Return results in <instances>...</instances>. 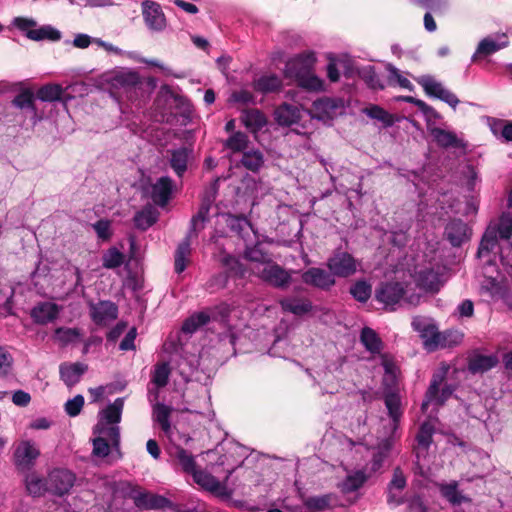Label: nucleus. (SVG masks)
<instances>
[{
    "instance_id": "1",
    "label": "nucleus",
    "mask_w": 512,
    "mask_h": 512,
    "mask_svg": "<svg viewBox=\"0 0 512 512\" xmlns=\"http://www.w3.org/2000/svg\"><path fill=\"white\" fill-rule=\"evenodd\" d=\"M313 53L300 54L286 64L285 73L294 78L298 85L308 91L324 90V81L312 73L315 63Z\"/></svg>"
},
{
    "instance_id": "2",
    "label": "nucleus",
    "mask_w": 512,
    "mask_h": 512,
    "mask_svg": "<svg viewBox=\"0 0 512 512\" xmlns=\"http://www.w3.org/2000/svg\"><path fill=\"white\" fill-rule=\"evenodd\" d=\"M211 200H203L198 212L190 220L189 230L175 251V272L180 274L186 269V260L191 253V240L198 236L209 221Z\"/></svg>"
},
{
    "instance_id": "3",
    "label": "nucleus",
    "mask_w": 512,
    "mask_h": 512,
    "mask_svg": "<svg viewBox=\"0 0 512 512\" xmlns=\"http://www.w3.org/2000/svg\"><path fill=\"white\" fill-rule=\"evenodd\" d=\"M93 439V455L98 458H109L112 463L122 458L120 448V428L119 426L104 427L103 424H96Z\"/></svg>"
},
{
    "instance_id": "4",
    "label": "nucleus",
    "mask_w": 512,
    "mask_h": 512,
    "mask_svg": "<svg viewBox=\"0 0 512 512\" xmlns=\"http://www.w3.org/2000/svg\"><path fill=\"white\" fill-rule=\"evenodd\" d=\"M500 239L508 241L512 248V217L506 213L489 223L481 239L478 256L482 257L497 248Z\"/></svg>"
},
{
    "instance_id": "5",
    "label": "nucleus",
    "mask_w": 512,
    "mask_h": 512,
    "mask_svg": "<svg viewBox=\"0 0 512 512\" xmlns=\"http://www.w3.org/2000/svg\"><path fill=\"white\" fill-rule=\"evenodd\" d=\"M446 370H440L433 374L430 385L426 391L425 399L421 405L426 411L429 405L442 406L453 394L455 387L451 384H444Z\"/></svg>"
},
{
    "instance_id": "6",
    "label": "nucleus",
    "mask_w": 512,
    "mask_h": 512,
    "mask_svg": "<svg viewBox=\"0 0 512 512\" xmlns=\"http://www.w3.org/2000/svg\"><path fill=\"white\" fill-rule=\"evenodd\" d=\"M12 24L17 29L24 32L27 38L33 41H58L61 39V32L58 29L51 25H43L39 28H35L37 22L32 18L15 17Z\"/></svg>"
},
{
    "instance_id": "7",
    "label": "nucleus",
    "mask_w": 512,
    "mask_h": 512,
    "mask_svg": "<svg viewBox=\"0 0 512 512\" xmlns=\"http://www.w3.org/2000/svg\"><path fill=\"white\" fill-rule=\"evenodd\" d=\"M417 83L424 89L425 93L456 108L459 103L457 96L431 75H422L416 78Z\"/></svg>"
},
{
    "instance_id": "8",
    "label": "nucleus",
    "mask_w": 512,
    "mask_h": 512,
    "mask_svg": "<svg viewBox=\"0 0 512 512\" xmlns=\"http://www.w3.org/2000/svg\"><path fill=\"white\" fill-rule=\"evenodd\" d=\"M40 456V450L36 444L30 440L19 442L13 453L14 465L20 472H28L35 465Z\"/></svg>"
},
{
    "instance_id": "9",
    "label": "nucleus",
    "mask_w": 512,
    "mask_h": 512,
    "mask_svg": "<svg viewBox=\"0 0 512 512\" xmlns=\"http://www.w3.org/2000/svg\"><path fill=\"white\" fill-rule=\"evenodd\" d=\"M359 265V261L347 252H337L327 262V266L333 276L342 278L355 274Z\"/></svg>"
},
{
    "instance_id": "10",
    "label": "nucleus",
    "mask_w": 512,
    "mask_h": 512,
    "mask_svg": "<svg viewBox=\"0 0 512 512\" xmlns=\"http://www.w3.org/2000/svg\"><path fill=\"white\" fill-rule=\"evenodd\" d=\"M142 16L146 27L152 32H162L167 20L159 3L145 0L141 3Z\"/></svg>"
},
{
    "instance_id": "11",
    "label": "nucleus",
    "mask_w": 512,
    "mask_h": 512,
    "mask_svg": "<svg viewBox=\"0 0 512 512\" xmlns=\"http://www.w3.org/2000/svg\"><path fill=\"white\" fill-rule=\"evenodd\" d=\"M406 289L402 282L387 281L379 285L375 291V298L380 303L389 307L398 304L405 295Z\"/></svg>"
},
{
    "instance_id": "12",
    "label": "nucleus",
    "mask_w": 512,
    "mask_h": 512,
    "mask_svg": "<svg viewBox=\"0 0 512 512\" xmlns=\"http://www.w3.org/2000/svg\"><path fill=\"white\" fill-rule=\"evenodd\" d=\"M412 328L420 334L428 350H434L440 343V333L437 327L427 318L416 316L412 320Z\"/></svg>"
},
{
    "instance_id": "13",
    "label": "nucleus",
    "mask_w": 512,
    "mask_h": 512,
    "mask_svg": "<svg viewBox=\"0 0 512 512\" xmlns=\"http://www.w3.org/2000/svg\"><path fill=\"white\" fill-rule=\"evenodd\" d=\"M47 480L49 492L54 495L62 496L72 488L75 476L67 469L58 468L48 474Z\"/></svg>"
},
{
    "instance_id": "14",
    "label": "nucleus",
    "mask_w": 512,
    "mask_h": 512,
    "mask_svg": "<svg viewBox=\"0 0 512 512\" xmlns=\"http://www.w3.org/2000/svg\"><path fill=\"white\" fill-rule=\"evenodd\" d=\"M90 317L99 326H105L118 316V307L111 301H99L90 303Z\"/></svg>"
},
{
    "instance_id": "15",
    "label": "nucleus",
    "mask_w": 512,
    "mask_h": 512,
    "mask_svg": "<svg viewBox=\"0 0 512 512\" xmlns=\"http://www.w3.org/2000/svg\"><path fill=\"white\" fill-rule=\"evenodd\" d=\"M167 156L171 169L181 178L187 171L190 161L193 159V149L181 146L167 150Z\"/></svg>"
},
{
    "instance_id": "16",
    "label": "nucleus",
    "mask_w": 512,
    "mask_h": 512,
    "mask_svg": "<svg viewBox=\"0 0 512 512\" xmlns=\"http://www.w3.org/2000/svg\"><path fill=\"white\" fill-rule=\"evenodd\" d=\"M129 497L138 508L161 509L170 505V501L161 495L144 492L138 488L131 489Z\"/></svg>"
},
{
    "instance_id": "17",
    "label": "nucleus",
    "mask_w": 512,
    "mask_h": 512,
    "mask_svg": "<svg viewBox=\"0 0 512 512\" xmlns=\"http://www.w3.org/2000/svg\"><path fill=\"white\" fill-rule=\"evenodd\" d=\"M302 280L305 284L321 290H329L335 284V278L330 270L317 267L307 269L302 274Z\"/></svg>"
},
{
    "instance_id": "18",
    "label": "nucleus",
    "mask_w": 512,
    "mask_h": 512,
    "mask_svg": "<svg viewBox=\"0 0 512 512\" xmlns=\"http://www.w3.org/2000/svg\"><path fill=\"white\" fill-rule=\"evenodd\" d=\"M104 82L115 89H127L136 86L140 82L137 72L131 70H115L104 74Z\"/></svg>"
},
{
    "instance_id": "19",
    "label": "nucleus",
    "mask_w": 512,
    "mask_h": 512,
    "mask_svg": "<svg viewBox=\"0 0 512 512\" xmlns=\"http://www.w3.org/2000/svg\"><path fill=\"white\" fill-rule=\"evenodd\" d=\"M260 278L276 288H285L291 281V275L278 264H267L259 272Z\"/></svg>"
},
{
    "instance_id": "20",
    "label": "nucleus",
    "mask_w": 512,
    "mask_h": 512,
    "mask_svg": "<svg viewBox=\"0 0 512 512\" xmlns=\"http://www.w3.org/2000/svg\"><path fill=\"white\" fill-rule=\"evenodd\" d=\"M174 188V182L169 176L160 177L151 186V199L160 206L164 207L170 200Z\"/></svg>"
},
{
    "instance_id": "21",
    "label": "nucleus",
    "mask_w": 512,
    "mask_h": 512,
    "mask_svg": "<svg viewBox=\"0 0 512 512\" xmlns=\"http://www.w3.org/2000/svg\"><path fill=\"white\" fill-rule=\"evenodd\" d=\"M436 144L445 149H466V142L457 136L453 131L445 130L443 128L434 127L430 130Z\"/></svg>"
},
{
    "instance_id": "22",
    "label": "nucleus",
    "mask_w": 512,
    "mask_h": 512,
    "mask_svg": "<svg viewBox=\"0 0 512 512\" xmlns=\"http://www.w3.org/2000/svg\"><path fill=\"white\" fill-rule=\"evenodd\" d=\"M445 236L452 246L459 247L470 237V229L461 219L451 220L445 227Z\"/></svg>"
},
{
    "instance_id": "23",
    "label": "nucleus",
    "mask_w": 512,
    "mask_h": 512,
    "mask_svg": "<svg viewBox=\"0 0 512 512\" xmlns=\"http://www.w3.org/2000/svg\"><path fill=\"white\" fill-rule=\"evenodd\" d=\"M406 487V477L402 470L397 467L394 469L393 477L388 485L387 501L390 505L398 506L403 503L402 491Z\"/></svg>"
},
{
    "instance_id": "24",
    "label": "nucleus",
    "mask_w": 512,
    "mask_h": 512,
    "mask_svg": "<svg viewBox=\"0 0 512 512\" xmlns=\"http://www.w3.org/2000/svg\"><path fill=\"white\" fill-rule=\"evenodd\" d=\"M88 366L84 363H62L59 367L61 380L68 386L73 387L87 371Z\"/></svg>"
},
{
    "instance_id": "25",
    "label": "nucleus",
    "mask_w": 512,
    "mask_h": 512,
    "mask_svg": "<svg viewBox=\"0 0 512 512\" xmlns=\"http://www.w3.org/2000/svg\"><path fill=\"white\" fill-rule=\"evenodd\" d=\"M124 407V398H117L101 411L97 424H103L104 427L118 426L121 421L122 411Z\"/></svg>"
},
{
    "instance_id": "26",
    "label": "nucleus",
    "mask_w": 512,
    "mask_h": 512,
    "mask_svg": "<svg viewBox=\"0 0 512 512\" xmlns=\"http://www.w3.org/2000/svg\"><path fill=\"white\" fill-rule=\"evenodd\" d=\"M192 476L193 480L203 489L215 495H225L226 487L212 474L203 470H196Z\"/></svg>"
},
{
    "instance_id": "27",
    "label": "nucleus",
    "mask_w": 512,
    "mask_h": 512,
    "mask_svg": "<svg viewBox=\"0 0 512 512\" xmlns=\"http://www.w3.org/2000/svg\"><path fill=\"white\" fill-rule=\"evenodd\" d=\"M58 305L51 302H42L36 305L31 311V317L35 323L47 324L54 321L59 315Z\"/></svg>"
},
{
    "instance_id": "28",
    "label": "nucleus",
    "mask_w": 512,
    "mask_h": 512,
    "mask_svg": "<svg viewBox=\"0 0 512 512\" xmlns=\"http://www.w3.org/2000/svg\"><path fill=\"white\" fill-rule=\"evenodd\" d=\"M434 434V426L428 422L421 424L419 431L416 435V446L414 452L419 460L421 457H425L428 449L432 443V437Z\"/></svg>"
},
{
    "instance_id": "29",
    "label": "nucleus",
    "mask_w": 512,
    "mask_h": 512,
    "mask_svg": "<svg viewBox=\"0 0 512 512\" xmlns=\"http://www.w3.org/2000/svg\"><path fill=\"white\" fill-rule=\"evenodd\" d=\"M508 45V38L505 34L497 37H487L480 41L472 60H475L478 55L488 56Z\"/></svg>"
},
{
    "instance_id": "30",
    "label": "nucleus",
    "mask_w": 512,
    "mask_h": 512,
    "mask_svg": "<svg viewBox=\"0 0 512 512\" xmlns=\"http://www.w3.org/2000/svg\"><path fill=\"white\" fill-rule=\"evenodd\" d=\"M417 285L429 292H437L442 286L441 274L434 269H423L417 273Z\"/></svg>"
},
{
    "instance_id": "31",
    "label": "nucleus",
    "mask_w": 512,
    "mask_h": 512,
    "mask_svg": "<svg viewBox=\"0 0 512 512\" xmlns=\"http://www.w3.org/2000/svg\"><path fill=\"white\" fill-rule=\"evenodd\" d=\"M368 480V475L363 470L349 472L346 477L338 484L342 494H349L359 490Z\"/></svg>"
},
{
    "instance_id": "32",
    "label": "nucleus",
    "mask_w": 512,
    "mask_h": 512,
    "mask_svg": "<svg viewBox=\"0 0 512 512\" xmlns=\"http://www.w3.org/2000/svg\"><path fill=\"white\" fill-rule=\"evenodd\" d=\"M275 119L282 126H290L300 119V110L296 105L283 103L275 110Z\"/></svg>"
},
{
    "instance_id": "33",
    "label": "nucleus",
    "mask_w": 512,
    "mask_h": 512,
    "mask_svg": "<svg viewBox=\"0 0 512 512\" xmlns=\"http://www.w3.org/2000/svg\"><path fill=\"white\" fill-rule=\"evenodd\" d=\"M282 87V80L275 74L262 75L253 81L255 91L262 94L273 93L279 91Z\"/></svg>"
},
{
    "instance_id": "34",
    "label": "nucleus",
    "mask_w": 512,
    "mask_h": 512,
    "mask_svg": "<svg viewBox=\"0 0 512 512\" xmlns=\"http://www.w3.org/2000/svg\"><path fill=\"white\" fill-rule=\"evenodd\" d=\"M498 364V358L495 355L476 354L470 357L468 369L471 373H484L494 368Z\"/></svg>"
},
{
    "instance_id": "35",
    "label": "nucleus",
    "mask_w": 512,
    "mask_h": 512,
    "mask_svg": "<svg viewBox=\"0 0 512 512\" xmlns=\"http://www.w3.org/2000/svg\"><path fill=\"white\" fill-rule=\"evenodd\" d=\"M384 402L392 421L391 435L393 436L398 429V425L402 417L401 400L397 394L390 393L385 396Z\"/></svg>"
},
{
    "instance_id": "36",
    "label": "nucleus",
    "mask_w": 512,
    "mask_h": 512,
    "mask_svg": "<svg viewBox=\"0 0 512 512\" xmlns=\"http://www.w3.org/2000/svg\"><path fill=\"white\" fill-rule=\"evenodd\" d=\"M241 119L245 127L253 133L260 131L267 124L265 115L258 109L244 110Z\"/></svg>"
},
{
    "instance_id": "37",
    "label": "nucleus",
    "mask_w": 512,
    "mask_h": 512,
    "mask_svg": "<svg viewBox=\"0 0 512 512\" xmlns=\"http://www.w3.org/2000/svg\"><path fill=\"white\" fill-rule=\"evenodd\" d=\"M24 483L28 494L33 497H39L45 492H49L48 480L40 477L35 472L28 473L25 476Z\"/></svg>"
},
{
    "instance_id": "38",
    "label": "nucleus",
    "mask_w": 512,
    "mask_h": 512,
    "mask_svg": "<svg viewBox=\"0 0 512 512\" xmlns=\"http://www.w3.org/2000/svg\"><path fill=\"white\" fill-rule=\"evenodd\" d=\"M360 341L366 350L372 354H378L382 350L383 343L372 328L364 327L361 330Z\"/></svg>"
},
{
    "instance_id": "39",
    "label": "nucleus",
    "mask_w": 512,
    "mask_h": 512,
    "mask_svg": "<svg viewBox=\"0 0 512 512\" xmlns=\"http://www.w3.org/2000/svg\"><path fill=\"white\" fill-rule=\"evenodd\" d=\"M282 309L286 312L301 316L311 311L312 305L308 300L286 298L280 301Z\"/></svg>"
},
{
    "instance_id": "40",
    "label": "nucleus",
    "mask_w": 512,
    "mask_h": 512,
    "mask_svg": "<svg viewBox=\"0 0 512 512\" xmlns=\"http://www.w3.org/2000/svg\"><path fill=\"white\" fill-rule=\"evenodd\" d=\"M82 333L78 328L59 327L54 332V340L62 347L77 342Z\"/></svg>"
},
{
    "instance_id": "41",
    "label": "nucleus",
    "mask_w": 512,
    "mask_h": 512,
    "mask_svg": "<svg viewBox=\"0 0 512 512\" xmlns=\"http://www.w3.org/2000/svg\"><path fill=\"white\" fill-rule=\"evenodd\" d=\"M333 499L332 494L312 496L304 501V506L310 512H322L331 507Z\"/></svg>"
},
{
    "instance_id": "42",
    "label": "nucleus",
    "mask_w": 512,
    "mask_h": 512,
    "mask_svg": "<svg viewBox=\"0 0 512 512\" xmlns=\"http://www.w3.org/2000/svg\"><path fill=\"white\" fill-rule=\"evenodd\" d=\"M441 495L453 505H460L463 502H468L470 499L464 496L459 490L457 482L449 484H442L440 486Z\"/></svg>"
},
{
    "instance_id": "43",
    "label": "nucleus",
    "mask_w": 512,
    "mask_h": 512,
    "mask_svg": "<svg viewBox=\"0 0 512 512\" xmlns=\"http://www.w3.org/2000/svg\"><path fill=\"white\" fill-rule=\"evenodd\" d=\"M171 408L163 403H156L153 406V420L167 434L171 429L170 425Z\"/></svg>"
},
{
    "instance_id": "44",
    "label": "nucleus",
    "mask_w": 512,
    "mask_h": 512,
    "mask_svg": "<svg viewBox=\"0 0 512 512\" xmlns=\"http://www.w3.org/2000/svg\"><path fill=\"white\" fill-rule=\"evenodd\" d=\"M249 138L241 132H233L224 142V147L233 153L244 152L248 148Z\"/></svg>"
},
{
    "instance_id": "45",
    "label": "nucleus",
    "mask_w": 512,
    "mask_h": 512,
    "mask_svg": "<svg viewBox=\"0 0 512 512\" xmlns=\"http://www.w3.org/2000/svg\"><path fill=\"white\" fill-rule=\"evenodd\" d=\"M364 113L369 118L381 122L385 128L391 127L395 123L394 116L378 105H371L365 108Z\"/></svg>"
},
{
    "instance_id": "46",
    "label": "nucleus",
    "mask_w": 512,
    "mask_h": 512,
    "mask_svg": "<svg viewBox=\"0 0 512 512\" xmlns=\"http://www.w3.org/2000/svg\"><path fill=\"white\" fill-rule=\"evenodd\" d=\"M133 221L136 228L144 231L157 221V214L152 208H144L135 214Z\"/></svg>"
},
{
    "instance_id": "47",
    "label": "nucleus",
    "mask_w": 512,
    "mask_h": 512,
    "mask_svg": "<svg viewBox=\"0 0 512 512\" xmlns=\"http://www.w3.org/2000/svg\"><path fill=\"white\" fill-rule=\"evenodd\" d=\"M241 164L252 172H257L264 164V157L259 150H251L243 153Z\"/></svg>"
},
{
    "instance_id": "48",
    "label": "nucleus",
    "mask_w": 512,
    "mask_h": 512,
    "mask_svg": "<svg viewBox=\"0 0 512 512\" xmlns=\"http://www.w3.org/2000/svg\"><path fill=\"white\" fill-rule=\"evenodd\" d=\"M210 320V316L206 312H198L187 318L183 325L182 331L187 334L194 333L199 327L207 324Z\"/></svg>"
},
{
    "instance_id": "49",
    "label": "nucleus",
    "mask_w": 512,
    "mask_h": 512,
    "mask_svg": "<svg viewBox=\"0 0 512 512\" xmlns=\"http://www.w3.org/2000/svg\"><path fill=\"white\" fill-rule=\"evenodd\" d=\"M124 254L116 247L109 248L102 256V265L107 269L120 267L124 262Z\"/></svg>"
},
{
    "instance_id": "50",
    "label": "nucleus",
    "mask_w": 512,
    "mask_h": 512,
    "mask_svg": "<svg viewBox=\"0 0 512 512\" xmlns=\"http://www.w3.org/2000/svg\"><path fill=\"white\" fill-rule=\"evenodd\" d=\"M372 287L366 280H358L350 287V294L355 300L366 303L371 297Z\"/></svg>"
},
{
    "instance_id": "51",
    "label": "nucleus",
    "mask_w": 512,
    "mask_h": 512,
    "mask_svg": "<svg viewBox=\"0 0 512 512\" xmlns=\"http://www.w3.org/2000/svg\"><path fill=\"white\" fill-rule=\"evenodd\" d=\"M170 373V366L167 362L158 363L154 367L151 380L158 388H162L167 385Z\"/></svg>"
},
{
    "instance_id": "52",
    "label": "nucleus",
    "mask_w": 512,
    "mask_h": 512,
    "mask_svg": "<svg viewBox=\"0 0 512 512\" xmlns=\"http://www.w3.org/2000/svg\"><path fill=\"white\" fill-rule=\"evenodd\" d=\"M62 87L57 84H48L42 86L37 91V98L41 101L52 102L59 100L62 95Z\"/></svg>"
},
{
    "instance_id": "53",
    "label": "nucleus",
    "mask_w": 512,
    "mask_h": 512,
    "mask_svg": "<svg viewBox=\"0 0 512 512\" xmlns=\"http://www.w3.org/2000/svg\"><path fill=\"white\" fill-rule=\"evenodd\" d=\"M176 459L184 472L191 475L196 472L197 469L195 459L193 455L185 449L180 448L177 450Z\"/></svg>"
},
{
    "instance_id": "54",
    "label": "nucleus",
    "mask_w": 512,
    "mask_h": 512,
    "mask_svg": "<svg viewBox=\"0 0 512 512\" xmlns=\"http://www.w3.org/2000/svg\"><path fill=\"white\" fill-rule=\"evenodd\" d=\"M99 240L107 242L111 239L113 232L111 229V222L107 219H100L92 224Z\"/></svg>"
},
{
    "instance_id": "55",
    "label": "nucleus",
    "mask_w": 512,
    "mask_h": 512,
    "mask_svg": "<svg viewBox=\"0 0 512 512\" xmlns=\"http://www.w3.org/2000/svg\"><path fill=\"white\" fill-rule=\"evenodd\" d=\"M13 356L5 346H0V377H7L13 367Z\"/></svg>"
},
{
    "instance_id": "56",
    "label": "nucleus",
    "mask_w": 512,
    "mask_h": 512,
    "mask_svg": "<svg viewBox=\"0 0 512 512\" xmlns=\"http://www.w3.org/2000/svg\"><path fill=\"white\" fill-rule=\"evenodd\" d=\"M337 108L338 104L331 98H323L314 102L315 111L322 113L326 117H332L336 113Z\"/></svg>"
},
{
    "instance_id": "57",
    "label": "nucleus",
    "mask_w": 512,
    "mask_h": 512,
    "mask_svg": "<svg viewBox=\"0 0 512 512\" xmlns=\"http://www.w3.org/2000/svg\"><path fill=\"white\" fill-rule=\"evenodd\" d=\"M361 77L366 82V84L372 89H384V85L381 83V80L377 73L375 72L374 67L368 66L365 67L361 71Z\"/></svg>"
},
{
    "instance_id": "58",
    "label": "nucleus",
    "mask_w": 512,
    "mask_h": 512,
    "mask_svg": "<svg viewBox=\"0 0 512 512\" xmlns=\"http://www.w3.org/2000/svg\"><path fill=\"white\" fill-rule=\"evenodd\" d=\"M387 71L389 72V80L391 82H396L401 88L412 90L413 85L411 82L401 75L400 71L395 66L389 64Z\"/></svg>"
},
{
    "instance_id": "59",
    "label": "nucleus",
    "mask_w": 512,
    "mask_h": 512,
    "mask_svg": "<svg viewBox=\"0 0 512 512\" xmlns=\"http://www.w3.org/2000/svg\"><path fill=\"white\" fill-rule=\"evenodd\" d=\"M13 103L15 106H17L21 109H31V110L35 111L34 95L30 91H24V92L18 94L14 98Z\"/></svg>"
},
{
    "instance_id": "60",
    "label": "nucleus",
    "mask_w": 512,
    "mask_h": 512,
    "mask_svg": "<svg viewBox=\"0 0 512 512\" xmlns=\"http://www.w3.org/2000/svg\"><path fill=\"white\" fill-rule=\"evenodd\" d=\"M83 405H84V397L82 395H76L75 397H73L72 399H69L65 403V412L70 417H75L81 412Z\"/></svg>"
},
{
    "instance_id": "61",
    "label": "nucleus",
    "mask_w": 512,
    "mask_h": 512,
    "mask_svg": "<svg viewBox=\"0 0 512 512\" xmlns=\"http://www.w3.org/2000/svg\"><path fill=\"white\" fill-rule=\"evenodd\" d=\"M222 264L227 267L229 272L234 274H243V267L240 261L232 255L226 254L221 258Z\"/></svg>"
},
{
    "instance_id": "62",
    "label": "nucleus",
    "mask_w": 512,
    "mask_h": 512,
    "mask_svg": "<svg viewBox=\"0 0 512 512\" xmlns=\"http://www.w3.org/2000/svg\"><path fill=\"white\" fill-rule=\"evenodd\" d=\"M231 101L236 102V103H241L244 105H248V104L255 103V97L248 90H239V91H235L232 93Z\"/></svg>"
},
{
    "instance_id": "63",
    "label": "nucleus",
    "mask_w": 512,
    "mask_h": 512,
    "mask_svg": "<svg viewBox=\"0 0 512 512\" xmlns=\"http://www.w3.org/2000/svg\"><path fill=\"white\" fill-rule=\"evenodd\" d=\"M381 365L387 376H389L391 379L396 377L397 366L391 356L387 354L381 355Z\"/></svg>"
},
{
    "instance_id": "64",
    "label": "nucleus",
    "mask_w": 512,
    "mask_h": 512,
    "mask_svg": "<svg viewBox=\"0 0 512 512\" xmlns=\"http://www.w3.org/2000/svg\"><path fill=\"white\" fill-rule=\"evenodd\" d=\"M136 335H137V330L135 327H132L127 332V334L125 335L123 340L120 342L119 349L122 351L134 350L135 349L134 341H135Z\"/></svg>"
}]
</instances>
